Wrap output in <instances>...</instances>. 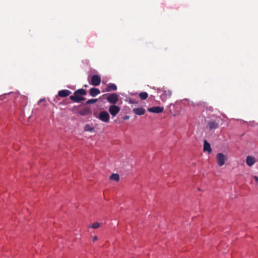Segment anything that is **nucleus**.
I'll use <instances>...</instances> for the list:
<instances>
[{"label": "nucleus", "instance_id": "1", "mask_svg": "<svg viewBox=\"0 0 258 258\" xmlns=\"http://www.w3.org/2000/svg\"><path fill=\"white\" fill-rule=\"evenodd\" d=\"M87 92L83 89H78L74 93V95L70 97V98L74 102L79 103L82 101H84L85 98L81 96V95H86Z\"/></svg>", "mask_w": 258, "mask_h": 258}, {"label": "nucleus", "instance_id": "2", "mask_svg": "<svg viewBox=\"0 0 258 258\" xmlns=\"http://www.w3.org/2000/svg\"><path fill=\"white\" fill-rule=\"evenodd\" d=\"M216 159L219 166H223L227 159L226 157L223 153H218L216 155Z\"/></svg>", "mask_w": 258, "mask_h": 258}, {"label": "nucleus", "instance_id": "3", "mask_svg": "<svg viewBox=\"0 0 258 258\" xmlns=\"http://www.w3.org/2000/svg\"><path fill=\"white\" fill-rule=\"evenodd\" d=\"M101 77L98 75H94L91 77L90 84L93 86H98L100 84Z\"/></svg>", "mask_w": 258, "mask_h": 258}, {"label": "nucleus", "instance_id": "4", "mask_svg": "<svg viewBox=\"0 0 258 258\" xmlns=\"http://www.w3.org/2000/svg\"><path fill=\"white\" fill-rule=\"evenodd\" d=\"M98 118L103 122H108L110 120V116L107 111H102L100 112Z\"/></svg>", "mask_w": 258, "mask_h": 258}, {"label": "nucleus", "instance_id": "5", "mask_svg": "<svg viewBox=\"0 0 258 258\" xmlns=\"http://www.w3.org/2000/svg\"><path fill=\"white\" fill-rule=\"evenodd\" d=\"M107 100L111 104H115L118 101V96L116 93H112L109 95L107 97Z\"/></svg>", "mask_w": 258, "mask_h": 258}, {"label": "nucleus", "instance_id": "6", "mask_svg": "<svg viewBox=\"0 0 258 258\" xmlns=\"http://www.w3.org/2000/svg\"><path fill=\"white\" fill-rule=\"evenodd\" d=\"M163 93L160 95L162 101H165L168 97H170L172 94V91L169 89H163Z\"/></svg>", "mask_w": 258, "mask_h": 258}, {"label": "nucleus", "instance_id": "7", "mask_svg": "<svg viewBox=\"0 0 258 258\" xmlns=\"http://www.w3.org/2000/svg\"><path fill=\"white\" fill-rule=\"evenodd\" d=\"M120 110V108L114 104L110 106L109 108V111L113 116L116 115V114L119 112Z\"/></svg>", "mask_w": 258, "mask_h": 258}, {"label": "nucleus", "instance_id": "8", "mask_svg": "<svg viewBox=\"0 0 258 258\" xmlns=\"http://www.w3.org/2000/svg\"><path fill=\"white\" fill-rule=\"evenodd\" d=\"M164 110L163 107L154 106L148 108V111L150 112L159 113L162 112Z\"/></svg>", "mask_w": 258, "mask_h": 258}, {"label": "nucleus", "instance_id": "9", "mask_svg": "<svg viewBox=\"0 0 258 258\" xmlns=\"http://www.w3.org/2000/svg\"><path fill=\"white\" fill-rule=\"evenodd\" d=\"M219 123L215 120H211L208 123V127L210 130H215L218 128Z\"/></svg>", "mask_w": 258, "mask_h": 258}, {"label": "nucleus", "instance_id": "10", "mask_svg": "<svg viewBox=\"0 0 258 258\" xmlns=\"http://www.w3.org/2000/svg\"><path fill=\"white\" fill-rule=\"evenodd\" d=\"M133 111L137 115H142L145 113L146 110L143 107L134 108Z\"/></svg>", "mask_w": 258, "mask_h": 258}, {"label": "nucleus", "instance_id": "11", "mask_svg": "<svg viewBox=\"0 0 258 258\" xmlns=\"http://www.w3.org/2000/svg\"><path fill=\"white\" fill-rule=\"evenodd\" d=\"M72 92L68 90H62L58 92V95L61 97H66L69 96Z\"/></svg>", "mask_w": 258, "mask_h": 258}, {"label": "nucleus", "instance_id": "12", "mask_svg": "<svg viewBox=\"0 0 258 258\" xmlns=\"http://www.w3.org/2000/svg\"><path fill=\"white\" fill-rule=\"evenodd\" d=\"M89 93L91 96L95 97L100 93V91L98 88H92L90 89Z\"/></svg>", "mask_w": 258, "mask_h": 258}, {"label": "nucleus", "instance_id": "13", "mask_svg": "<svg viewBox=\"0 0 258 258\" xmlns=\"http://www.w3.org/2000/svg\"><path fill=\"white\" fill-rule=\"evenodd\" d=\"M255 162V159L252 156H247L246 160V163L249 166L253 165Z\"/></svg>", "mask_w": 258, "mask_h": 258}, {"label": "nucleus", "instance_id": "14", "mask_svg": "<svg viewBox=\"0 0 258 258\" xmlns=\"http://www.w3.org/2000/svg\"><path fill=\"white\" fill-rule=\"evenodd\" d=\"M117 90V86L115 84L113 83H109L107 85L106 89V91L110 92L112 91H115Z\"/></svg>", "mask_w": 258, "mask_h": 258}, {"label": "nucleus", "instance_id": "15", "mask_svg": "<svg viewBox=\"0 0 258 258\" xmlns=\"http://www.w3.org/2000/svg\"><path fill=\"white\" fill-rule=\"evenodd\" d=\"M211 151L210 144L206 140H205L204 143V151H207L209 153H210Z\"/></svg>", "mask_w": 258, "mask_h": 258}, {"label": "nucleus", "instance_id": "16", "mask_svg": "<svg viewBox=\"0 0 258 258\" xmlns=\"http://www.w3.org/2000/svg\"><path fill=\"white\" fill-rule=\"evenodd\" d=\"M139 97L142 100L146 99L148 97V94L147 92H142L139 94Z\"/></svg>", "mask_w": 258, "mask_h": 258}, {"label": "nucleus", "instance_id": "17", "mask_svg": "<svg viewBox=\"0 0 258 258\" xmlns=\"http://www.w3.org/2000/svg\"><path fill=\"white\" fill-rule=\"evenodd\" d=\"M110 179L117 181L119 179V176L118 174H112L110 176Z\"/></svg>", "mask_w": 258, "mask_h": 258}, {"label": "nucleus", "instance_id": "18", "mask_svg": "<svg viewBox=\"0 0 258 258\" xmlns=\"http://www.w3.org/2000/svg\"><path fill=\"white\" fill-rule=\"evenodd\" d=\"M100 226H101V223H98V222H95V223H93L92 225H90L89 226V227L92 228L93 229H97V228H99Z\"/></svg>", "mask_w": 258, "mask_h": 258}, {"label": "nucleus", "instance_id": "19", "mask_svg": "<svg viewBox=\"0 0 258 258\" xmlns=\"http://www.w3.org/2000/svg\"><path fill=\"white\" fill-rule=\"evenodd\" d=\"M97 101V99H89L86 102V104H93L95 102H96Z\"/></svg>", "mask_w": 258, "mask_h": 258}, {"label": "nucleus", "instance_id": "20", "mask_svg": "<svg viewBox=\"0 0 258 258\" xmlns=\"http://www.w3.org/2000/svg\"><path fill=\"white\" fill-rule=\"evenodd\" d=\"M86 128L87 129L88 131H92L93 130V128L91 127L89 124L86 125Z\"/></svg>", "mask_w": 258, "mask_h": 258}, {"label": "nucleus", "instance_id": "21", "mask_svg": "<svg viewBox=\"0 0 258 258\" xmlns=\"http://www.w3.org/2000/svg\"><path fill=\"white\" fill-rule=\"evenodd\" d=\"M88 112L89 110L88 109H85L83 112H81L80 114L82 115H86Z\"/></svg>", "mask_w": 258, "mask_h": 258}, {"label": "nucleus", "instance_id": "22", "mask_svg": "<svg viewBox=\"0 0 258 258\" xmlns=\"http://www.w3.org/2000/svg\"><path fill=\"white\" fill-rule=\"evenodd\" d=\"M129 118H130V116H128V115H125V116H124V117H123V119H124V120H127V119H129Z\"/></svg>", "mask_w": 258, "mask_h": 258}, {"label": "nucleus", "instance_id": "23", "mask_svg": "<svg viewBox=\"0 0 258 258\" xmlns=\"http://www.w3.org/2000/svg\"><path fill=\"white\" fill-rule=\"evenodd\" d=\"M97 240V237L96 236H94L93 238V241H95Z\"/></svg>", "mask_w": 258, "mask_h": 258}, {"label": "nucleus", "instance_id": "24", "mask_svg": "<svg viewBox=\"0 0 258 258\" xmlns=\"http://www.w3.org/2000/svg\"><path fill=\"white\" fill-rule=\"evenodd\" d=\"M45 100V99H40L39 102H38V104L40 103L41 102L44 101Z\"/></svg>", "mask_w": 258, "mask_h": 258}, {"label": "nucleus", "instance_id": "25", "mask_svg": "<svg viewBox=\"0 0 258 258\" xmlns=\"http://www.w3.org/2000/svg\"><path fill=\"white\" fill-rule=\"evenodd\" d=\"M254 179L255 180V181H257V182H258V177H257V176H255L254 177Z\"/></svg>", "mask_w": 258, "mask_h": 258}, {"label": "nucleus", "instance_id": "26", "mask_svg": "<svg viewBox=\"0 0 258 258\" xmlns=\"http://www.w3.org/2000/svg\"><path fill=\"white\" fill-rule=\"evenodd\" d=\"M130 102L131 103H134V101H133L132 100H130Z\"/></svg>", "mask_w": 258, "mask_h": 258}]
</instances>
